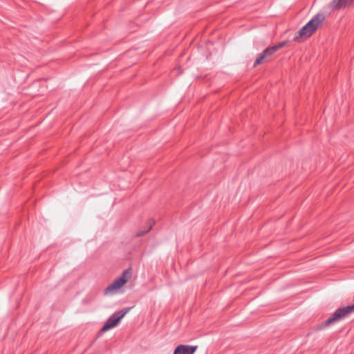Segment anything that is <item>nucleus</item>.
<instances>
[{
	"instance_id": "nucleus-1",
	"label": "nucleus",
	"mask_w": 354,
	"mask_h": 354,
	"mask_svg": "<svg viewBox=\"0 0 354 354\" xmlns=\"http://www.w3.org/2000/svg\"><path fill=\"white\" fill-rule=\"evenodd\" d=\"M325 17L322 14L316 15L309 22L299 30L294 37V41L300 42L310 37L324 21Z\"/></svg>"
},
{
	"instance_id": "nucleus-2",
	"label": "nucleus",
	"mask_w": 354,
	"mask_h": 354,
	"mask_svg": "<svg viewBox=\"0 0 354 354\" xmlns=\"http://www.w3.org/2000/svg\"><path fill=\"white\" fill-rule=\"evenodd\" d=\"M131 270H125L120 277L115 279L113 283L105 289V294L109 295L115 293L118 289L122 287L128 281V280L131 278Z\"/></svg>"
},
{
	"instance_id": "nucleus-3",
	"label": "nucleus",
	"mask_w": 354,
	"mask_h": 354,
	"mask_svg": "<svg viewBox=\"0 0 354 354\" xmlns=\"http://www.w3.org/2000/svg\"><path fill=\"white\" fill-rule=\"evenodd\" d=\"M353 311L354 304L343 308H339L328 319L325 321L324 325L326 326H328L333 323L344 319Z\"/></svg>"
},
{
	"instance_id": "nucleus-4",
	"label": "nucleus",
	"mask_w": 354,
	"mask_h": 354,
	"mask_svg": "<svg viewBox=\"0 0 354 354\" xmlns=\"http://www.w3.org/2000/svg\"><path fill=\"white\" fill-rule=\"evenodd\" d=\"M129 308H124L122 310L118 311L113 314L106 322L103 327L101 328L100 332L104 333L109 329L115 327L120 321L129 312Z\"/></svg>"
},
{
	"instance_id": "nucleus-5",
	"label": "nucleus",
	"mask_w": 354,
	"mask_h": 354,
	"mask_svg": "<svg viewBox=\"0 0 354 354\" xmlns=\"http://www.w3.org/2000/svg\"><path fill=\"white\" fill-rule=\"evenodd\" d=\"M197 346L179 345L174 350V354H194Z\"/></svg>"
},
{
	"instance_id": "nucleus-6",
	"label": "nucleus",
	"mask_w": 354,
	"mask_h": 354,
	"mask_svg": "<svg viewBox=\"0 0 354 354\" xmlns=\"http://www.w3.org/2000/svg\"><path fill=\"white\" fill-rule=\"evenodd\" d=\"M286 44V41H283L281 43H279L276 45H274L272 46H269L266 48L264 51L268 56V57L270 59V57L280 48L285 46Z\"/></svg>"
},
{
	"instance_id": "nucleus-7",
	"label": "nucleus",
	"mask_w": 354,
	"mask_h": 354,
	"mask_svg": "<svg viewBox=\"0 0 354 354\" xmlns=\"http://www.w3.org/2000/svg\"><path fill=\"white\" fill-rule=\"evenodd\" d=\"M353 1L354 0H333L330 3V7L333 9L339 10Z\"/></svg>"
},
{
	"instance_id": "nucleus-8",
	"label": "nucleus",
	"mask_w": 354,
	"mask_h": 354,
	"mask_svg": "<svg viewBox=\"0 0 354 354\" xmlns=\"http://www.w3.org/2000/svg\"><path fill=\"white\" fill-rule=\"evenodd\" d=\"M270 58L267 55V54L263 50L261 53H260L258 57H257L254 63V67H256L257 66L268 62L270 61Z\"/></svg>"
},
{
	"instance_id": "nucleus-9",
	"label": "nucleus",
	"mask_w": 354,
	"mask_h": 354,
	"mask_svg": "<svg viewBox=\"0 0 354 354\" xmlns=\"http://www.w3.org/2000/svg\"><path fill=\"white\" fill-rule=\"evenodd\" d=\"M154 221L152 220V219H149L148 221H147V225H148V227L146 229V230H140L138 231L136 234V237H140L143 235H145V234H147V232H149L153 225H154Z\"/></svg>"
}]
</instances>
